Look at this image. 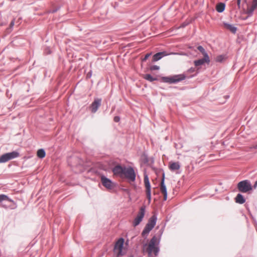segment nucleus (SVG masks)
I'll return each instance as SVG.
<instances>
[{
    "instance_id": "nucleus-1",
    "label": "nucleus",
    "mask_w": 257,
    "mask_h": 257,
    "mask_svg": "<svg viewBox=\"0 0 257 257\" xmlns=\"http://www.w3.org/2000/svg\"><path fill=\"white\" fill-rule=\"evenodd\" d=\"M159 243V240L156 237L154 236L150 241L148 245H146V251L149 256H156L159 251L158 245Z\"/></svg>"
},
{
    "instance_id": "nucleus-2",
    "label": "nucleus",
    "mask_w": 257,
    "mask_h": 257,
    "mask_svg": "<svg viewBox=\"0 0 257 257\" xmlns=\"http://www.w3.org/2000/svg\"><path fill=\"white\" fill-rule=\"evenodd\" d=\"M257 187V180L254 183L253 186L249 181L245 180L239 182L237 185V188L239 191L241 193H245L252 190V188H255Z\"/></svg>"
},
{
    "instance_id": "nucleus-3",
    "label": "nucleus",
    "mask_w": 257,
    "mask_h": 257,
    "mask_svg": "<svg viewBox=\"0 0 257 257\" xmlns=\"http://www.w3.org/2000/svg\"><path fill=\"white\" fill-rule=\"evenodd\" d=\"M186 76L184 74L174 75L171 77H164L162 80L164 82L169 83H176L184 80Z\"/></svg>"
},
{
    "instance_id": "nucleus-4",
    "label": "nucleus",
    "mask_w": 257,
    "mask_h": 257,
    "mask_svg": "<svg viewBox=\"0 0 257 257\" xmlns=\"http://www.w3.org/2000/svg\"><path fill=\"white\" fill-rule=\"evenodd\" d=\"M136 174L132 167H125L122 178H125L129 182H134L136 180Z\"/></svg>"
},
{
    "instance_id": "nucleus-5",
    "label": "nucleus",
    "mask_w": 257,
    "mask_h": 257,
    "mask_svg": "<svg viewBox=\"0 0 257 257\" xmlns=\"http://www.w3.org/2000/svg\"><path fill=\"white\" fill-rule=\"evenodd\" d=\"M157 220V217L155 215L152 216L150 219L147 225H146L144 230L142 232V235H144L146 234H148L149 232L154 227Z\"/></svg>"
},
{
    "instance_id": "nucleus-6",
    "label": "nucleus",
    "mask_w": 257,
    "mask_h": 257,
    "mask_svg": "<svg viewBox=\"0 0 257 257\" xmlns=\"http://www.w3.org/2000/svg\"><path fill=\"white\" fill-rule=\"evenodd\" d=\"M19 153L15 151L6 153L0 156V163H6L9 160L16 158L19 156Z\"/></svg>"
},
{
    "instance_id": "nucleus-7",
    "label": "nucleus",
    "mask_w": 257,
    "mask_h": 257,
    "mask_svg": "<svg viewBox=\"0 0 257 257\" xmlns=\"http://www.w3.org/2000/svg\"><path fill=\"white\" fill-rule=\"evenodd\" d=\"M145 213V207L142 206L136 216L133 222V225L134 227L138 225L140 222L142 221L143 218L144 217Z\"/></svg>"
},
{
    "instance_id": "nucleus-8",
    "label": "nucleus",
    "mask_w": 257,
    "mask_h": 257,
    "mask_svg": "<svg viewBox=\"0 0 257 257\" xmlns=\"http://www.w3.org/2000/svg\"><path fill=\"white\" fill-rule=\"evenodd\" d=\"M124 243V239L122 238H119L115 243L114 250L117 253V255H121L122 254V247Z\"/></svg>"
},
{
    "instance_id": "nucleus-9",
    "label": "nucleus",
    "mask_w": 257,
    "mask_h": 257,
    "mask_svg": "<svg viewBox=\"0 0 257 257\" xmlns=\"http://www.w3.org/2000/svg\"><path fill=\"white\" fill-rule=\"evenodd\" d=\"M144 184L146 188L147 198L150 202L151 200V185L149 177L147 175H145L144 176Z\"/></svg>"
},
{
    "instance_id": "nucleus-10",
    "label": "nucleus",
    "mask_w": 257,
    "mask_h": 257,
    "mask_svg": "<svg viewBox=\"0 0 257 257\" xmlns=\"http://www.w3.org/2000/svg\"><path fill=\"white\" fill-rule=\"evenodd\" d=\"M100 179L103 186L107 189H111L114 187V185L113 183L104 176H101Z\"/></svg>"
},
{
    "instance_id": "nucleus-11",
    "label": "nucleus",
    "mask_w": 257,
    "mask_h": 257,
    "mask_svg": "<svg viewBox=\"0 0 257 257\" xmlns=\"http://www.w3.org/2000/svg\"><path fill=\"white\" fill-rule=\"evenodd\" d=\"M125 167H122L121 166H116L112 170V172L115 175H118L122 178L124 170Z\"/></svg>"
},
{
    "instance_id": "nucleus-12",
    "label": "nucleus",
    "mask_w": 257,
    "mask_h": 257,
    "mask_svg": "<svg viewBox=\"0 0 257 257\" xmlns=\"http://www.w3.org/2000/svg\"><path fill=\"white\" fill-rule=\"evenodd\" d=\"M160 188L161 192L163 195L164 200H166L167 199V192L166 187L164 183V177H163L161 180Z\"/></svg>"
},
{
    "instance_id": "nucleus-13",
    "label": "nucleus",
    "mask_w": 257,
    "mask_h": 257,
    "mask_svg": "<svg viewBox=\"0 0 257 257\" xmlns=\"http://www.w3.org/2000/svg\"><path fill=\"white\" fill-rule=\"evenodd\" d=\"M210 62V59L209 57H204L203 58L199 60H195L194 61V65L196 67L203 65L205 63L209 64Z\"/></svg>"
},
{
    "instance_id": "nucleus-14",
    "label": "nucleus",
    "mask_w": 257,
    "mask_h": 257,
    "mask_svg": "<svg viewBox=\"0 0 257 257\" xmlns=\"http://www.w3.org/2000/svg\"><path fill=\"white\" fill-rule=\"evenodd\" d=\"M101 104V99H96L91 105L92 112H95Z\"/></svg>"
},
{
    "instance_id": "nucleus-15",
    "label": "nucleus",
    "mask_w": 257,
    "mask_h": 257,
    "mask_svg": "<svg viewBox=\"0 0 257 257\" xmlns=\"http://www.w3.org/2000/svg\"><path fill=\"white\" fill-rule=\"evenodd\" d=\"M168 55H169V54L166 51L157 53L153 56V61H157L160 60L163 57L167 56Z\"/></svg>"
},
{
    "instance_id": "nucleus-16",
    "label": "nucleus",
    "mask_w": 257,
    "mask_h": 257,
    "mask_svg": "<svg viewBox=\"0 0 257 257\" xmlns=\"http://www.w3.org/2000/svg\"><path fill=\"white\" fill-rule=\"evenodd\" d=\"M257 8V0H252L251 6H248L247 8V13L250 15L254 10Z\"/></svg>"
},
{
    "instance_id": "nucleus-17",
    "label": "nucleus",
    "mask_w": 257,
    "mask_h": 257,
    "mask_svg": "<svg viewBox=\"0 0 257 257\" xmlns=\"http://www.w3.org/2000/svg\"><path fill=\"white\" fill-rule=\"evenodd\" d=\"M169 168L171 171H175L179 170L180 166L178 162H171L169 163Z\"/></svg>"
},
{
    "instance_id": "nucleus-18",
    "label": "nucleus",
    "mask_w": 257,
    "mask_h": 257,
    "mask_svg": "<svg viewBox=\"0 0 257 257\" xmlns=\"http://www.w3.org/2000/svg\"><path fill=\"white\" fill-rule=\"evenodd\" d=\"M235 201L236 203L239 204H243L245 202V199L243 198V196L241 194H238L235 198Z\"/></svg>"
},
{
    "instance_id": "nucleus-19",
    "label": "nucleus",
    "mask_w": 257,
    "mask_h": 257,
    "mask_svg": "<svg viewBox=\"0 0 257 257\" xmlns=\"http://www.w3.org/2000/svg\"><path fill=\"white\" fill-rule=\"evenodd\" d=\"M225 4L223 3H219L216 5V10L219 13H222L225 9Z\"/></svg>"
},
{
    "instance_id": "nucleus-20",
    "label": "nucleus",
    "mask_w": 257,
    "mask_h": 257,
    "mask_svg": "<svg viewBox=\"0 0 257 257\" xmlns=\"http://www.w3.org/2000/svg\"><path fill=\"white\" fill-rule=\"evenodd\" d=\"M224 26L226 29L229 30L233 33H235L236 31V28L231 25L225 23L224 24Z\"/></svg>"
},
{
    "instance_id": "nucleus-21",
    "label": "nucleus",
    "mask_w": 257,
    "mask_h": 257,
    "mask_svg": "<svg viewBox=\"0 0 257 257\" xmlns=\"http://www.w3.org/2000/svg\"><path fill=\"white\" fill-rule=\"evenodd\" d=\"M37 156L40 158H44L45 157L46 153L43 149H39L37 153Z\"/></svg>"
},
{
    "instance_id": "nucleus-22",
    "label": "nucleus",
    "mask_w": 257,
    "mask_h": 257,
    "mask_svg": "<svg viewBox=\"0 0 257 257\" xmlns=\"http://www.w3.org/2000/svg\"><path fill=\"white\" fill-rule=\"evenodd\" d=\"M143 78L150 82H153L155 80H156L157 79L153 77L150 74H144L143 76Z\"/></svg>"
},
{
    "instance_id": "nucleus-23",
    "label": "nucleus",
    "mask_w": 257,
    "mask_h": 257,
    "mask_svg": "<svg viewBox=\"0 0 257 257\" xmlns=\"http://www.w3.org/2000/svg\"><path fill=\"white\" fill-rule=\"evenodd\" d=\"M197 49L202 54L204 57H209L205 49L201 46H198Z\"/></svg>"
},
{
    "instance_id": "nucleus-24",
    "label": "nucleus",
    "mask_w": 257,
    "mask_h": 257,
    "mask_svg": "<svg viewBox=\"0 0 257 257\" xmlns=\"http://www.w3.org/2000/svg\"><path fill=\"white\" fill-rule=\"evenodd\" d=\"M4 200H7L10 202H12V200L10 199L7 195L4 194L0 195V202H2Z\"/></svg>"
},
{
    "instance_id": "nucleus-25",
    "label": "nucleus",
    "mask_w": 257,
    "mask_h": 257,
    "mask_svg": "<svg viewBox=\"0 0 257 257\" xmlns=\"http://www.w3.org/2000/svg\"><path fill=\"white\" fill-rule=\"evenodd\" d=\"M160 69V67L157 65H153L150 67V69L151 71L158 70Z\"/></svg>"
},
{
    "instance_id": "nucleus-26",
    "label": "nucleus",
    "mask_w": 257,
    "mask_h": 257,
    "mask_svg": "<svg viewBox=\"0 0 257 257\" xmlns=\"http://www.w3.org/2000/svg\"><path fill=\"white\" fill-rule=\"evenodd\" d=\"M223 56H222V55H219V56H218L216 57L215 58V60L217 62H221L222 61V60L223 59Z\"/></svg>"
},
{
    "instance_id": "nucleus-27",
    "label": "nucleus",
    "mask_w": 257,
    "mask_h": 257,
    "mask_svg": "<svg viewBox=\"0 0 257 257\" xmlns=\"http://www.w3.org/2000/svg\"><path fill=\"white\" fill-rule=\"evenodd\" d=\"M151 55V53H148V54H147L145 56L144 58L143 59V61H146Z\"/></svg>"
},
{
    "instance_id": "nucleus-28",
    "label": "nucleus",
    "mask_w": 257,
    "mask_h": 257,
    "mask_svg": "<svg viewBox=\"0 0 257 257\" xmlns=\"http://www.w3.org/2000/svg\"><path fill=\"white\" fill-rule=\"evenodd\" d=\"M113 120L115 122H118L120 120V118L119 116H116L114 117Z\"/></svg>"
},
{
    "instance_id": "nucleus-29",
    "label": "nucleus",
    "mask_w": 257,
    "mask_h": 257,
    "mask_svg": "<svg viewBox=\"0 0 257 257\" xmlns=\"http://www.w3.org/2000/svg\"><path fill=\"white\" fill-rule=\"evenodd\" d=\"M240 3L241 0H237V5L239 8L240 7Z\"/></svg>"
},
{
    "instance_id": "nucleus-30",
    "label": "nucleus",
    "mask_w": 257,
    "mask_h": 257,
    "mask_svg": "<svg viewBox=\"0 0 257 257\" xmlns=\"http://www.w3.org/2000/svg\"><path fill=\"white\" fill-rule=\"evenodd\" d=\"M14 25V20L12 21L11 23H10V28H12Z\"/></svg>"
},
{
    "instance_id": "nucleus-31",
    "label": "nucleus",
    "mask_w": 257,
    "mask_h": 257,
    "mask_svg": "<svg viewBox=\"0 0 257 257\" xmlns=\"http://www.w3.org/2000/svg\"><path fill=\"white\" fill-rule=\"evenodd\" d=\"M252 148L253 149H257V144L255 145H254Z\"/></svg>"
},
{
    "instance_id": "nucleus-32",
    "label": "nucleus",
    "mask_w": 257,
    "mask_h": 257,
    "mask_svg": "<svg viewBox=\"0 0 257 257\" xmlns=\"http://www.w3.org/2000/svg\"><path fill=\"white\" fill-rule=\"evenodd\" d=\"M189 71H190V72H193L194 70V69H193V68H191V69L189 70Z\"/></svg>"
},
{
    "instance_id": "nucleus-33",
    "label": "nucleus",
    "mask_w": 257,
    "mask_h": 257,
    "mask_svg": "<svg viewBox=\"0 0 257 257\" xmlns=\"http://www.w3.org/2000/svg\"><path fill=\"white\" fill-rule=\"evenodd\" d=\"M244 3H246L247 0H243Z\"/></svg>"
},
{
    "instance_id": "nucleus-34",
    "label": "nucleus",
    "mask_w": 257,
    "mask_h": 257,
    "mask_svg": "<svg viewBox=\"0 0 257 257\" xmlns=\"http://www.w3.org/2000/svg\"><path fill=\"white\" fill-rule=\"evenodd\" d=\"M130 257H133V256H130Z\"/></svg>"
}]
</instances>
